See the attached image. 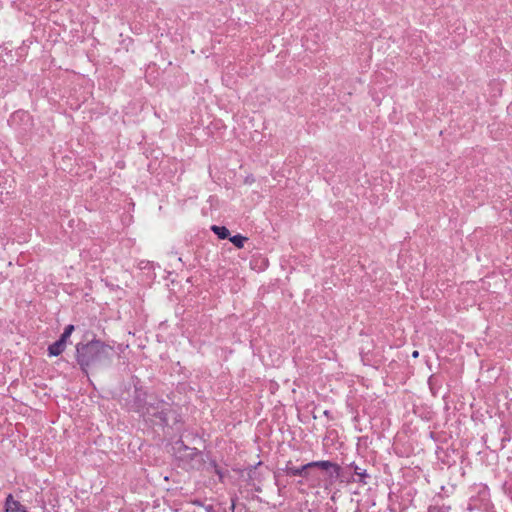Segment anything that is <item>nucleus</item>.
Masks as SVG:
<instances>
[{
	"instance_id": "1",
	"label": "nucleus",
	"mask_w": 512,
	"mask_h": 512,
	"mask_svg": "<svg viewBox=\"0 0 512 512\" xmlns=\"http://www.w3.org/2000/svg\"><path fill=\"white\" fill-rule=\"evenodd\" d=\"M114 354V347L96 336L87 342L81 341L75 345V361L81 372L87 376L92 371L110 367Z\"/></svg>"
},
{
	"instance_id": "2",
	"label": "nucleus",
	"mask_w": 512,
	"mask_h": 512,
	"mask_svg": "<svg viewBox=\"0 0 512 512\" xmlns=\"http://www.w3.org/2000/svg\"><path fill=\"white\" fill-rule=\"evenodd\" d=\"M140 416L161 427H172L181 422V415L178 411L173 409L170 403L155 395H150Z\"/></svg>"
},
{
	"instance_id": "3",
	"label": "nucleus",
	"mask_w": 512,
	"mask_h": 512,
	"mask_svg": "<svg viewBox=\"0 0 512 512\" xmlns=\"http://www.w3.org/2000/svg\"><path fill=\"white\" fill-rule=\"evenodd\" d=\"M140 416L161 427H172L181 422V415L178 411L173 409L170 403L155 395H150Z\"/></svg>"
},
{
	"instance_id": "4",
	"label": "nucleus",
	"mask_w": 512,
	"mask_h": 512,
	"mask_svg": "<svg viewBox=\"0 0 512 512\" xmlns=\"http://www.w3.org/2000/svg\"><path fill=\"white\" fill-rule=\"evenodd\" d=\"M134 390L125 398V407L129 412L137 413L139 416L144 411L146 404L150 398L147 390L141 385L140 379L136 378L133 382Z\"/></svg>"
},
{
	"instance_id": "5",
	"label": "nucleus",
	"mask_w": 512,
	"mask_h": 512,
	"mask_svg": "<svg viewBox=\"0 0 512 512\" xmlns=\"http://www.w3.org/2000/svg\"><path fill=\"white\" fill-rule=\"evenodd\" d=\"M177 460L179 461V466L185 470L200 471L205 465L204 453L192 447L181 456H177Z\"/></svg>"
},
{
	"instance_id": "6",
	"label": "nucleus",
	"mask_w": 512,
	"mask_h": 512,
	"mask_svg": "<svg viewBox=\"0 0 512 512\" xmlns=\"http://www.w3.org/2000/svg\"><path fill=\"white\" fill-rule=\"evenodd\" d=\"M313 469H315V461L306 463L300 467H295L292 465L291 461H288L283 470L288 476H300L306 480H310L315 478Z\"/></svg>"
},
{
	"instance_id": "7",
	"label": "nucleus",
	"mask_w": 512,
	"mask_h": 512,
	"mask_svg": "<svg viewBox=\"0 0 512 512\" xmlns=\"http://www.w3.org/2000/svg\"><path fill=\"white\" fill-rule=\"evenodd\" d=\"M20 122L23 124V127L20 130L21 134H26L33 126L32 117L26 111H16L10 116V119L8 120L9 125L12 127Z\"/></svg>"
},
{
	"instance_id": "8",
	"label": "nucleus",
	"mask_w": 512,
	"mask_h": 512,
	"mask_svg": "<svg viewBox=\"0 0 512 512\" xmlns=\"http://www.w3.org/2000/svg\"><path fill=\"white\" fill-rule=\"evenodd\" d=\"M315 468L322 470L327 474L330 483L338 481L340 465L329 460L315 461Z\"/></svg>"
},
{
	"instance_id": "9",
	"label": "nucleus",
	"mask_w": 512,
	"mask_h": 512,
	"mask_svg": "<svg viewBox=\"0 0 512 512\" xmlns=\"http://www.w3.org/2000/svg\"><path fill=\"white\" fill-rule=\"evenodd\" d=\"M349 467L352 470L353 477H357L356 478L357 483H359L361 485H366L369 483L371 476L367 473L365 468H362L355 462L349 463Z\"/></svg>"
},
{
	"instance_id": "10",
	"label": "nucleus",
	"mask_w": 512,
	"mask_h": 512,
	"mask_svg": "<svg viewBox=\"0 0 512 512\" xmlns=\"http://www.w3.org/2000/svg\"><path fill=\"white\" fill-rule=\"evenodd\" d=\"M26 508L12 494H8L4 504V512H24Z\"/></svg>"
},
{
	"instance_id": "11",
	"label": "nucleus",
	"mask_w": 512,
	"mask_h": 512,
	"mask_svg": "<svg viewBox=\"0 0 512 512\" xmlns=\"http://www.w3.org/2000/svg\"><path fill=\"white\" fill-rule=\"evenodd\" d=\"M67 344L63 342L61 339H57L55 342L50 344L47 348V353L49 357H57L61 355L65 349Z\"/></svg>"
},
{
	"instance_id": "12",
	"label": "nucleus",
	"mask_w": 512,
	"mask_h": 512,
	"mask_svg": "<svg viewBox=\"0 0 512 512\" xmlns=\"http://www.w3.org/2000/svg\"><path fill=\"white\" fill-rule=\"evenodd\" d=\"M338 481L340 483L350 484L356 482V478L353 477V473L351 468L349 467V464L345 465L344 467L340 466V472Z\"/></svg>"
},
{
	"instance_id": "13",
	"label": "nucleus",
	"mask_w": 512,
	"mask_h": 512,
	"mask_svg": "<svg viewBox=\"0 0 512 512\" xmlns=\"http://www.w3.org/2000/svg\"><path fill=\"white\" fill-rule=\"evenodd\" d=\"M262 462H258L256 465H252L247 469V483L252 482H262V478L260 473L257 471V467L260 466Z\"/></svg>"
},
{
	"instance_id": "14",
	"label": "nucleus",
	"mask_w": 512,
	"mask_h": 512,
	"mask_svg": "<svg viewBox=\"0 0 512 512\" xmlns=\"http://www.w3.org/2000/svg\"><path fill=\"white\" fill-rule=\"evenodd\" d=\"M211 231L221 240L229 239L230 231L225 226L212 225Z\"/></svg>"
},
{
	"instance_id": "15",
	"label": "nucleus",
	"mask_w": 512,
	"mask_h": 512,
	"mask_svg": "<svg viewBox=\"0 0 512 512\" xmlns=\"http://www.w3.org/2000/svg\"><path fill=\"white\" fill-rule=\"evenodd\" d=\"M229 240L235 247H237L238 249H242L245 245V242L248 241V238L246 236H243L242 234H236L234 236H230Z\"/></svg>"
},
{
	"instance_id": "16",
	"label": "nucleus",
	"mask_w": 512,
	"mask_h": 512,
	"mask_svg": "<svg viewBox=\"0 0 512 512\" xmlns=\"http://www.w3.org/2000/svg\"><path fill=\"white\" fill-rule=\"evenodd\" d=\"M191 447L186 445L182 439H178L174 444V450L176 457L181 456L186 451L190 450Z\"/></svg>"
},
{
	"instance_id": "17",
	"label": "nucleus",
	"mask_w": 512,
	"mask_h": 512,
	"mask_svg": "<svg viewBox=\"0 0 512 512\" xmlns=\"http://www.w3.org/2000/svg\"><path fill=\"white\" fill-rule=\"evenodd\" d=\"M74 330L75 326L73 324H68L67 326H65L63 332L59 336V339H61L63 342L67 344Z\"/></svg>"
},
{
	"instance_id": "18",
	"label": "nucleus",
	"mask_w": 512,
	"mask_h": 512,
	"mask_svg": "<svg viewBox=\"0 0 512 512\" xmlns=\"http://www.w3.org/2000/svg\"><path fill=\"white\" fill-rule=\"evenodd\" d=\"M449 510H450L449 506L430 505L428 507L427 512H449Z\"/></svg>"
},
{
	"instance_id": "19",
	"label": "nucleus",
	"mask_w": 512,
	"mask_h": 512,
	"mask_svg": "<svg viewBox=\"0 0 512 512\" xmlns=\"http://www.w3.org/2000/svg\"><path fill=\"white\" fill-rule=\"evenodd\" d=\"M467 509L469 511H474L476 509H480V506L477 504L476 498H474V497L470 498Z\"/></svg>"
},
{
	"instance_id": "20",
	"label": "nucleus",
	"mask_w": 512,
	"mask_h": 512,
	"mask_svg": "<svg viewBox=\"0 0 512 512\" xmlns=\"http://www.w3.org/2000/svg\"><path fill=\"white\" fill-rule=\"evenodd\" d=\"M438 384V378L435 376V375H431L429 378H428V385L432 391V393L434 394V387Z\"/></svg>"
},
{
	"instance_id": "21",
	"label": "nucleus",
	"mask_w": 512,
	"mask_h": 512,
	"mask_svg": "<svg viewBox=\"0 0 512 512\" xmlns=\"http://www.w3.org/2000/svg\"><path fill=\"white\" fill-rule=\"evenodd\" d=\"M204 510H205V512H219L220 504L218 505V507H215L212 504H207L206 506H204Z\"/></svg>"
},
{
	"instance_id": "22",
	"label": "nucleus",
	"mask_w": 512,
	"mask_h": 512,
	"mask_svg": "<svg viewBox=\"0 0 512 512\" xmlns=\"http://www.w3.org/2000/svg\"><path fill=\"white\" fill-rule=\"evenodd\" d=\"M213 472L218 475L219 479L222 480L224 478V471L219 466L213 470Z\"/></svg>"
},
{
	"instance_id": "23",
	"label": "nucleus",
	"mask_w": 512,
	"mask_h": 512,
	"mask_svg": "<svg viewBox=\"0 0 512 512\" xmlns=\"http://www.w3.org/2000/svg\"><path fill=\"white\" fill-rule=\"evenodd\" d=\"M248 485L252 486L253 487V490L255 492H261L262 491V488L260 486V483L258 482H252V483H248Z\"/></svg>"
},
{
	"instance_id": "24",
	"label": "nucleus",
	"mask_w": 512,
	"mask_h": 512,
	"mask_svg": "<svg viewBox=\"0 0 512 512\" xmlns=\"http://www.w3.org/2000/svg\"><path fill=\"white\" fill-rule=\"evenodd\" d=\"M217 467H218V464H217L216 460L210 459L209 460V468H211L212 470H215V468H217Z\"/></svg>"
},
{
	"instance_id": "25",
	"label": "nucleus",
	"mask_w": 512,
	"mask_h": 512,
	"mask_svg": "<svg viewBox=\"0 0 512 512\" xmlns=\"http://www.w3.org/2000/svg\"><path fill=\"white\" fill-rule=\"evenodd\" d=\"M487 497H488V493L483 490L481 493H480V498L482 501H486L487 500Z\"/></svg>"
},
{
	"instance_id": "26",
	"label": "nucleus",
	"mask_w": 512,
	"mask_h": 512,
	"mask_svg": "<svg viewBox=\"0 0 512 512\" xmlns=\"http://www.w3.org/2000/svg\"><path fill=\"white\" fill-rule=\"evenodd\" d=\"M194 505H197V506H200V507H203L206 506L207 504H205L204 502H202L201 500H195L193 502Z\"/></svg>"
},
{
	"instance_id": "27",
	"label": "nucleus",
	"mask_w": 512,
	"mask_h": 512,
	"mask_svg": "<svg viewBox=\"0 0 512 512\" xmlns=\"http://www.w3.org/2000/svg\"><path fill=\"white\" fill-rule=\"evenodd\" d=\"M235 501H236V498H232V499H231V506H230V510H231L232 512H234V510H235Z\"/></svg>"
},
{
	"instance_id": "28",
	"label": "nucleus",
	"mask_w": 512,
	"mask_h": 512,
	"mask_svg": "<svg viewBox=\"0 0 512 512\" xmlns=\"http://www.w3.org/2000/svg\"><path fill=\"white\" fill-rule=\"evenodd\" d=\"M325 512H337V511H336V508H334L333 506H327L325 509Z\"/></svg>"
},
{
	"instance_id": "29",
	"label": "nucleus",
	"mask_w": 512,
	"mask_h": 512,
	"mask_svg": "<svg viewBox=\"0 0 512 512\" xmlns=\"http://www.w3.org/2000/svg\"><path fill=\"white\" fill-rule=\"evenodd\" d=\"M411 356H412L413 358H418V357H419V351L414 350V351L412 352Z\"/></svg>"
},
{
	"instance_id": "30",
	"label": "nucleus",
	"mask_w": 512,
	"mask_h": 512,
	"mask_svg": "<svg viewBox=\"0 0 512 512\" xmlns=\"http://www.w3.org/2000/svg\"><path fill=\"white\" fill-rule=\"evenodd\" d=\"M219 512H227V510H226L225 507H222V505L220 504V511Z\"/></svg>"
},
{
	"instance_id": "31",
	"label": "nucleus",
	"mask_w": 512,
	"mask_h": 512,
	"mask_svg": "<svg viewBox=\"0 0 512 512\" xmlns=\"http://www.w3.org/2000/svg\"><path fill=\"white\" fill-rule=\"evenodd\" d=\"M354 512H362L359 508H357Z\"/></svg>"
}]
</instances>
